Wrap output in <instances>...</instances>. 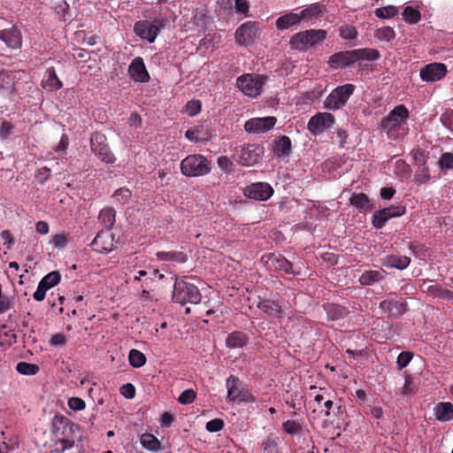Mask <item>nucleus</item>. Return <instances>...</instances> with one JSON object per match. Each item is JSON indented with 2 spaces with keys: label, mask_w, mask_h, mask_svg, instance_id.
<instances>
[{
  "label": "nucleus",
  "mask_w": 453,
  "mask_h": 453,
  "mask_svg": "<svg viewBox=\"0 0 453 453\" xmlns=\"http://www.w3.org/2000/svg\"><path fill=\"white\" fill-rule=\"evenodd\" d=\"M140 442L143 448L152 452L164 449L160 441L150 433L142 434L140 438Z\"/></svg>",
  "instance_id": "34"
},
{
  "label": "nucleus",
  "mask_w": 453,
  "mask_h": 453,
  "mask_svg": "<svg viewBox=\"0 0 453 453\" xmlns=\"http://www.w3.org/2000/svg\"><path fill=\"white\" fill-rule=\"evenodd\" d=\"M196 398V392L189 388L184 390L178 397V402L181 404L192 403Z\"/></svg>",
  "instance_id": "49"
},
{
  "label": "nucleus",
  "mask_w": 453,
  "mask_h": 453,
  "mask_svg": "<svg viewBox=\"0 0 453 453\" xmlns=\"http://www.w3.org/2000/svg\"><path fill=\"white\" fill-rule=\"evenodd\" d=\"M273 194V189L266 182H257L247 186L244 189L245 196L258 201H266Z\"/></svg>",
  "instance_id": "19"
},
{
  "label": "nucleus",
  "mask_w": 453,
  "mask_h": 453,
  "mask_svg": "<svg viewBox=\"0 0 453 453\" xmlns=\"http://www.w3.org/2000/svg\"><path fill=\"white\" fill-rule=\"evenodd\" d=\"M257 307L270 317H282V307L279 301L262 299L258 302Z\"/></svg>",
  "instance_id": "25"
},
{
  "label": "nucleus",
  "mask_w": 453,
  "mask_h": 453,
  "mask_svg": "<svg viewBox=\"0 0 453 453\" xmlns=\"http://www.w3.org/2000/svg\"><path fill=\"white\" fill-rule=\"evenodd\" d=\"M90 148L92 152L103 162L106 164H112L116 158L111 153L107 143L105 134L100 132H95L90 137Z\"/></svg>",
  "instance_id": "8"
},
{
  "label": "nucleus",
  "mask_w": 453,
  "mask_h": 453,
  "mask_svg": "<svg viewBox=\"0 0 453 453\" xmlns=\"http://www.w3.org/2000/svg\"><path fill=\"white\" fill-rule=\"evenodd\" d=\"M92 250L98 253H108L114 249L113 234L109 231H101L90 244Z\"/></svg>",
  "instance_id": "20"
},
{
  "label": "nucleus",
  "mask_w": 453,
  "mask_h": 453,
  "mask_svg": "<svg viewBox=\"0 0 453 453\" xmlns=\"http://www.w3.org/2000/svg\"><path fill=\"white\" fill-rule=\"evenodd\" d=\"M327 63L331 69H343L355 64L353 50L334 53Z\"/></svg>",
  "instance_id": "21"
},
{
  "label": "nucleus",
  "mask_w": 453,
  "mask_h": 453,
  "mask_svg": "<svg viewBox=\"0 0 453 453\" xmlns=\"http://www.w3.org/2000/svg\"><path fill=\"white\" fill-rule=\"evenodd\" d=\"M302 21L300 19L299 14L295 12H288L276 19L275 25L279 30L288 29L293 26H296L300 24Z\"/></svg>",
  "instance_id": "31"
},
{
  "label": "nucleus",
  "mask_w": 453,
  "mask_h": 453,
  "mask_svg": "<svg viewBox=\"0 0 453 453\" xmlns=\"http://www.w3.org/2000/svg\"><path fill=\"white\" fill-rule=\"evenodd\" d=\"M283 430L291 435L298 434L302 430V426L295 420H287L282 424Z\"/></svg>",
  "instance_id": "48"
},
{
  "label": "nucleus",
  "mask_w": 453,
  "mask_h": 453,
  "mask_svg": "<svg viewBox=\"0 0 453 453\" xmlns=\"http://www.w3.org/2000/svg\"><path fill=\"white\" fill-rule=\"evenodd\" d=\"M375 16L380 19H389L398 14V10L394 5H388L381 8H377L374 11Z\"/></svg>",
  "instance_id": "44"
},
{
  "label": "nucleus",
  "mask_w": 453,
  "mask_h": 453,
  "mask_svg": "<svg viewBox=\"0 0 453 453\" xmlns=\"http://www.w3.org/2000/svg\"><path fill=\"white\" fill-rule=\"evenodd\" d=\"M202 298L198 288L191 283L186 282L183 280L177 279L174 282L173 291V300L179 303H200Z\"/></svg>",
  "instance_id": "5"
},
{
  "label": "nucleus",
  "mask_w": 453,
  "mask_h": 453,
  "mask_svg": "<svg viewBox=\"0 0 453 453\" xmlns=\"http://www.w3.org/2000/svg\"><path fill=\"white\" fill-rule=\"evenodd\" d=\"M218 165L224 172L228 173L232 170L233 163L232 161L226 156H221L217 160Z\"/></svg>",
  "instance_id": "63"
},
{
  "label": "nucleus",
  "mask_w": 453,
  "mask_h": 453,
  "mask_svg": "<svg viewBox=\"0 0 453 453\" xmlns=\"http://www.w3.org/2000/svg\"><path fill=\"white\" fill-rule=\"evenodd\" d=\"M128 73L135 81L147 82L150 80L149 73L147 72L144 61L141 57H137L133 59L128 67Z\"/></svg>",
  "instance_id": "23"
},
{
  "label": "nucleus",
  "mask_w": 453,
  "mask_h": 453,
  "mask_svg": "<svg viewBox=\"0 0 453 453\" xmlns=\"http://www.w3.org/2000/svg\"><path fill=\"white\" fill-rule=\"evenodd\" d=\"M413 357V354L410 351H403L401 352L396 360V364L399 369H403L406 367Z\"/></svg>",
  "instance_id": "54"
},
{
  "label": "nucleus",
  "mask_w": 453,
  "mask_h": 453,
  "mask_svg": "<svg viewBox=\"0 0 453 453\" xmlns=\"http://www.w3.org/2000/svg\"><path fill=\"white\" fill-rule=\"evenodd\" d=\"M431 179L430 171L427 165L419 166L414 175L415 182L421 185L427 183Z\"/></svg>",
  "instance_id": "45"
},
{
  "label": "nucleus",
  "mask_w": 453,
  "mask_h": 453,
  "mask_svg": "<svg viewBox=\"0 0 453 453\" xmlns=\"http://www.w3.org/2000/svg\"><path fill=\"white\" fill-rule=\"evenodd\" d=\"M267 264L269 266L274 268L277 271H282L287 274L291 275H300L301 274V267H295L293 263L288 260L285 257L281 255L270 254L268 256Z\"/></svg>",
  "instance_id": "18"
},
{
  "label": "nucleus",
  "mask_w": 453,
  "mask_h": 453,
  "mask_svg": "<svg viewBox=\"0 0 453 453\" xmlns=\"http://www.w3.org/2000/svg\"><path fill=\"white\" fill-rule=\"evenodd\" d=\"M441 169L453 168V154L449 152L443 153L439 161Z\"/></svg>",
  "instance_id": "57"
},
{
  "label": "nucleus",
  "mask_w": 453,
  "mask_h": 453,
  "mask_svg": "<svg viewBox=\"0 0 453 453\" xmlns=\"http://www.w3.org/2000/svg\"><path fill=\"white\" fill-rule=\"evenodd\" d=\"M403 19L410 24H416L420 20V12L412 6H407L403 12Z\"/></svg>",
  "instance_id": "43"
},
{
  "label": "nucleus",
  "mask_w": 453,
  "mask_h": 453,
  "mask_svg": "<svg viewBox=\"0 0 453 453\" xmlns=\"http://www.w3.org/2000/svg\"><path fill=\"white\" fill-rule=\"evenodd\" d=\"M377 36L381 40L390 42L395 37L394 29L390 27H385L377 30Z\"/></svg>",
  "instance_id": "50"
},
{
  "label": "nucleus",
  "mask_w": 453,
  "mask_h": 453,
  "mask_svg": "<svg viewBox=\"0 0 453 453\" xmlns=\"http://www.w3.org/2000/svg\"><path fill=\"white\" fill-rule=\"evenodd\" d=\"M128 360L131 366L140 368L146 364L145 355L138 349H131L128 354Z\"/></svg>",
  "instance_id": "40"
},
{
  "label": "nucleus",
  "mask_w": 453,
  "mask_h": 453,
  "mask_svg": "<svg viewBox=\"0 0 453 453\" xmlns=\"http://www.w3.org/2000/svg\"><path fill=\"white\" fill-rule=\"evenodd\" d=\"M68 406L71 410L79 411L85 409L86 403L84 400L80 397H71L68 400Z\"/></svg>",
  "instance_id": "56"
},
{
  "label": "nucleus",
  "mask_w": 453,
  "mask_h": 453,
  "mask_svg": "<svg viewBox=\"0 0 453 453\" xmlns=\"http://www.w3.org/2000/svg\"><path fill=\"white\" fill-rule=\"evenodd\" d=\"M335 123V118L329 112H318L312 116L307 124V129L313 135L323 134Z\"/></svg>",
  "instance_id": "10"
},
{
  "label": "nucleus",
  "mask_w": 453,
  "mask_h": 453,
  "mask_svg": "<svg viewBox=\"0 0 453 453\" xmlns=\"http://www.w3.org/2000/svg\"><path fill=\"white\" fill-rule=\"evenodd\" d=\"M156 257L161 261H171L183 264L187 262L188 256L182 251H158L156 253Z\"/></svg>",
  "instance_id": "36"
},
{
  "label": "nucleus",
  "mask_w": 453,
  "mask_h": 453,
  "mask_svg": "<svg viewBox=\"0 0 453 453\" xmlns=\"http://www.w3.org/2000/svg\"><path fill=\"white\" fill-rule=\"evenodd\" d=\"M186 109L189 116H195L201 111V103L197 100L188 101L186 104Z\"/></svg>",
  "instance_id": "58"
},
{
  "label": "nucleus",
  "mask_w": 453,
  "mask_h": 453,
  "mask_svg": "<svg viewBox=\"0 0 453 453\" xmlns=\"http://www.w3.org/2000/svg\"><path fill=\"white\" fill-rule=\"evenodd\" d=\"M267 81L264 74L245 73L236 80L237 88L250 97H257L262 92V87Z\"/></svg>",
  "instance_id": "6"
},
{
  "label": "nucleus",
  "mask_w": 453,
  "mask_h": 453,
  "mask_svg": "<svg viewBox=\"0 0 453 453\" xmlns=\"http://www.w3.org/2000/svg\"><path fill=\"white\" fill-rule=\"evenodd\" d=\"M234 8L236 12L244 14L245 16L249 15L250 4L247 0H235Z\"/></svg>",
  "instance_id": "62"
},
{
  "label": "nucleus",
  "mask_w": 453,
  "mask_h": 453,
  "mask_svg": "<svg viewBox=\"0 0 453 453\" xmlns=\"http://www.w3.org/2000/svg\"><path fill=\"white\" fill-rule=\"evenodd\" d=\"M405 212L406 208L403 205H392L379 210L372 216V225L376 229H381L390 219L400 217Z\"/></svg>",
  "instance_id": "12"
},
{
  "label": "nucleus",
  "mask_w": 453,
  "mask_h": 453,
  "mask_svg": "<svg viewBox=\"0 0 453 453\" xmlns=\"http://www.w3.org/2000/svg\"><path fill=\"white\" fill-rule=\"evenodd\" d=\"M51 433L57 439L56 451L59 453L72 449L81 437L80 426L59 414H56L51 420Z\"/></svg>",
  "instance_id": "1"
},
{
  "label": "nucleus",
  "mask_w": 453,
  "mask_h": 453,
  "mask_svg": "<svg viewBox=\"0 0 453 453\" xmlns=\"http://www.w3.org/2000/svg\"><path fill=\"white\" fill-rule=\"evenodd\" d=\"M380 308L388 317L400 318L408 311V306L404 299L388 298L380 303Z\"/></svg>",
  "instance_id": "17"
},
{
  "label": "nucleus",
  "mask_w": 453,
  "mask_h": 453,
  "mask_svg": "<svg viewBox=\"0 0 453 453\" xmlns=\"http://www.w3.org/2000/svg\"><path fill=\"white\" fill-rule=\"evenodd\" d=\"M325 6L319 3H314L302 10L298 14L301 21H308L312 18L320 16L324 12Z\"/></svg>",
  "instance_id": "33"
},
{
  "label": "nucleus",
  "mask_w": 453,
  "mask_h": 453,
  "mask_svg": "<svg viewBox=\"0 0 453 453\" xmlns=\"http://www.w3.org/2000/svg\"><path fill=\"white\" fill-rule=\"evenodd\" d=\"M291 148L292 144L290 138L288 136L282 135L275 142L273 152L277 157H286L290 154Z\"/></svg>",
  "instance_id": "38"
},
{
  "label": "nucleus",
  "mask_w": 453,
  "mask_h": 453,
  "mask_svg": "<svg viewBox=\"0 0 453 453\" xmlns=\"http://www.w3.org/2000/svg\"><path fill=\"white\" fill-rule=\"evenodd\" d=\"M442 125L449 130L453 131V110H447L440 118Z\"/></svg>",
  "instance_id": "55"
},
{
  "label": "nucleus",
  "mask_w": 453,
  "mask_h": 453,
  "mask_svg": "<svg viewBox=\"0 0 453 453\" xmlns=\"http://www.w3.org/2000/svg\"><path fill=\"white\" fill-rule=\"evenodd\" d=\"M324 309L327 319L333 321L342 319L349 314L346 307L336 303H326Z\"/></svg>",
  "instance_id": "30"
},
{
  "label": "nucleus",
  "mask_w": 453,
  "mask_h": 453,
  "mask_svg": "<svg viewBox=\"0 0 453 453\" xmlns=\"http://www.w3.org/2000/svg\"><path fill=\"white\" fill-rule=\"evenodd\" d=\"M162 23L158 20L153 22L143 19L136 21L134 25V32L141 39L148 41L149 42H154L157 37Z\"/></svg>",
  "instance_id": "11"
},
{
  "label": "nucleus",
  "mask_w": 453,
  "mask_h": 453,
  "mask_svg": "<svg viewBox=\"0 0 453 453\" xmlns=\"http://www.w3.org/2000/svg\"><path fill=\"white\" fill-rule=\"evenodd\" d=\"M239 378L230 375L226 381L227 389V399L232 402L254 403L255 396L246 388L239 387Z\"/></svg>",
  "instance_id": "9"
},
{
  "label": "nucleus",
  "mask_w": 453,
  "mask_h": 453,
  "mask_svg": "<svg viewBox=\"0 0 453 453\" xmlns=\"http://www.w3.org/2000/svg\"><path fill=\"white\" fill-rule=\"evenodd\" d=\"M44 88L49 90H58L62 88L63 84L58 79L54 67H49L46 71V77L42 81Z\"/></svg>",
  "instance_id": "32"
},
{
  "label": "nucleus",
  "mask_w": 453,
  "mask_h": 453,
  "mask_svg": "<svg viewBox=\"0 0 453 453\" xmlns=\"http://www.w3.org/2000/svg\"><path fill=\"white\" fill-rule=\"evenodd\" d=\"M257 37V27L254 21L242 24L235 31V41L238 45L247 46Z\"/></svg>",
  "instance_id": "14"
},
{
  "label": "nucleus",
  "mask_w": 453,
  "mask_h": 453,
  "mask_svg": "<svg viewBox=\"0 0 453 453\" xmlns=\"http://www.w3.org/2000/svg\"><path fill=\"white\" fill-rule=\"evenodd\" d=\"M0 40L12 49H19L22 45L21 33L15 27L0 30Z\"/></svg>",
  "instance_id": "24"
},
{
  "label": "nucleus",
  "mask_w": 453,
  "mask_h": 453,
  "mask_svg": "<svg viewBox=\"0 0 453 453\" xmlns=\"http://www.w3.org/2000/svg\"><path fill=\"white\" fill-rule=\"evenodd\" d=\"M50 176V169L48 168L47 166L39 168L35 173V179L41 184H43L46 180H48Z\"/></svg>",
  "instance_id": "60"
},
{
  "label": "nucleus",
  "mask_w": 453,
  "mask_h": 453,
  "mask_svg": "<svg viewBox=\"0 0 453 453\" xmlns=\"http://www.w3.org/2000/svg\"><path fill=\"white\" fill-rule=\"evenodd\" d=\"M225 426L221 418H213L206 423L205 428L210 433H217L223 429Z\"/></svg>",
  "instance_id": "51"
},
{
  "label": "nucleus",
  "mask_w": 453,
  "mask_h": 453,
  "mask_svg": "<svg viewBox=\"0 0 453 453\" xmlns=\"http://www.w3.org/2000/svg\"><path fill=\"white\" fill-rule=\"evenodd\" d=\"M357 32L355 27L345 25L340 27V36L343 39L351 40L357 37Z\"/></svg>",
  "instance_id": "52"
},
{
  "label": "nucleus",
  "mask_w": 453,
  "mask_h": 453,
  "mask_svg": "<svg viewBox=\"0 0 453 453\" xmlns=\"http://www.w3.org/2000/svg\"><path fill=\"white\" fill-rule=\"evenodd\" d=\"M61 280V275L59 272L53 271L48 274H46L41 280L40 284H42L47 290L55 287L59 283Z\"/></svg>",
  "instance_id": "41"
},
{
  "label": "nucleus",
  "mask_w": 453,
  "mask_h": 453,
  "mask_svg": "<svg viewBox=\"0 0 453 453\" xmlns=\"http://www.w3.org/2000/svg\"><path fill=\"white\" fill-rule=\"evenodd\" d=\"M355 86L348 83L338 86L331 91L324 101V108L331 111H336L342 108L351 95H353Z\"/></svg>",
  "instance_id": "7"
},
{
  "label": "nucleus",
  "mask_w": 453,
  "mask_h": 453,
  "mask_svg": "<svg viewBox=\"0 0 453 453\" xmlns=\"http://www.w3.org/2000/svg\"><path fill=\"white\" fill-rule=\"evenodd\" d=\"M249 335L242 331H234L226 339V347L228 349H238L245 347L249 342Z\"/></svg>",
  "instance_id": "27"
},
{
  "label": "nucleus",
  "mask_w": 453,
  "mask_h": 453,
  "mask_svg": "<svg viewBox=\"0 0 453 453\" xmlns=\"http://www.w3.org/2000/svg\"><path fill=\"white\" fill-rule=\"evenodd\" d=\"M447 66L442 63L434 62L421 68L419 75L422 81L434 82L441 81L447 74Z\"/></svg>",
  "instance_id": "15"
},
{
  "label": "nucleus",
  "mask_w": 453,
  "mask_h": 453,
  "mask_svg": "<svg viewBox=\"0 0 453 453\" xmlns=\"http://www.w3.org/2000/svg\"><path fill=\"white\" fill-rule=\"evenodd\" d=\"M380 265L386 268L404 270L411 264V257L404 255L390 254L380 258Z\"/></svg>",
  "instance_id": "22"
},
{
  "label": "nucleus",
  "mask_w": 453,
  "mask_h": 453,
  "mask_svg": "<svg viewBox=\"0 0 453 453\" xmlns=\"http://www.w3.org/2000/svg\"><path fill=\"white\" fill-rule=\"evenodd\" d=\"M40 368L35 364L19 362L16 365V371L23 375H35L38 373Z\"/></svg>",
  "instance_id": "42"
},
{
  "label": "nucleus",
  "mask_w": 453,
  "mask_h": 453,
  "mask_svg": "<svg viewBox=\"0 0 453 453\" xmlns=\"http://www.w3.org/2000/svg\"><path fill=\"white\" fill-rule=\"evenodd\" d=\"M277 119L273 116L252 118L246 121L244 129L248 133L259 134L271 130L276 124Z\"/></svg>",
  "instance_id": "16"
},
{
  "label": "nucleus",
  "mask_w": 453,
  "mask_h": 453,
  "mask_svg": "<svg viewBox=\"0 0 453 453\" xmlns=\"http://www.w3.org/2000/svg\"><path fill=\"white\" fill-rule=\"evenodd\" d=\"M410 165L402 159H399L395 164V174L399 178H404L410 173Z\"/></svg>",
  "instance_id": "46"
},
{
  "label": "nucleus",
  "mask_w": 453,
  "mask_h": 453,
  "mask_svg": "<svg viewBox=\"0 0 453 453\" xmlns=\"http://www.w3.org/2000/svg\"><path fill=\"white\" fill-rule=\"evenodd\" d=\"M262 449L264 453H282L276 441L272 438H267L262 442Z\"/></svg>",
  "instance_id": "47"
},
{
  "label": "nucleus",
  "mask_w": 453,
  "mask_h": 453,
  "mask_svg": "<svg viewBox=\"0 0 453 453\" xmlns=\"http://www.w3.org/2000/svg\"><path fill=\"white\" fill-rule=\"evenodd\" d=\"M385 274L383 269L365 271L360 275L358 282L363 286H371L384 280Z\"/></svg>",
  "instance_id": "28"
},
{
  "label": "nucleus",
  "mask_w": 453,
  "mask_h": 453,
  "mask_svg": "<svg viewBox=\"0 0 453 453\" xmlns=\"http://www.w3.org/2000/svg\"><path fill=\"white\" fill-rule=\"evenodd\" d=\"M434 415L440 422H449L453 419V403L440 402L434 408Z\"/></svg>",
  "instance_id": "26"
},
{
  "label": "nucleus",
  "mask_w": 453,
  "mask_h": 453,
  "mask_svg": "<svg viewBox=\"0 0 453 453\" xmlns=\"http://www.w3.org/2000/svg\"><path fill=\"white\" fill-rule=\"evenodd\" d=\"M180 171L187 177L203 176L211 172V163L203 155H188L181 161Z\"/></svg>",
  "instance_id": "4"
},
{
  "label": "nucleus",
  "mask_w": 453,
  "mask_h": 453,
  "mask_svg": "<svg viewBox=\"0 0 453 453\" xmlns=\"http://www.w3.org/2000/svg\"><path fill=\"white\" fill-rule=\"evenodd\" d=\"M427 157V153L420 150L415 151L413 155L415 165H417L418 167L426 165Z\"/></svg>",
  "instance_id": "61"
},
{
  "label": "nucleus",
  "mask_w": 453,
  "mask_h": 453,
  "mask_svg": "<svg viewBox=\"0 0 453 453\" xmlns=\"http://www.w3.org/2000/svg\"><path fill=\"white\" fill-rule=\"evenodd\" d=\"M131 191L126 188H120L117 189L113 195L119 202L126 203L131 197Z\"/></svg>",
  "instance_id": "59"
},
{
  "label": "nucleus",
  "mask_w": 453,
  "mask_h": 453,
  "mask_svg": "<svg viewBox=\"0 0 453 453\" xmlns=\"http://www.w3.org/2000/svg\"><path fill=\"white\" fill-rule=\"evenodd\" d=\"M263 154V146L256 143L246 144L238 152L239 162L242 165H253L260 160Z\"/></svg>",
  "instance_id": "13"
},
{
  "label": "nucleus",
  "mask_w": 453,
  "mask_h": 453,
  "mask_svg": "<svg viewBox=\"0 0 453 453\" xmlns=\"http://www.w3.org/2000/svg\"><path fill=\"white\" fill-rule=\"evenodd\" d=\"M329 395V393L325 392L324 394H316L314 395V401L319 408V414L326 418L330 416L331 410L334 404Z\"/></svg>",
  "instance_id": "29"
},
{
  "label": "nucleus",
  "mask_w": 453,
  "mask_h": 453,
  "mask_svg": "<svg viewBox=\"0 0 453 453\" xmlns=\"http://www.w3.org/2000/svg\"><path fill=\"white\" fill-rule=\"evenodd\" d=\"M120 391L121 394L127 399H133L135 396V388L131 383L123 385Z\"/></svg>",
  "instance_id": "64"
},
{
  "label": "nucleus",
  "mask_w": 453,
  "mask_h": 453,
  "mask_svg": "<svg viewBox=\"0 0 453 453\" xmlns=\"http://www.w3.org/2000/svg\"><path fill=\"white\" fill-rule=\"evenodd\" d=\"M116 212L114 209L106 207L101 210L98 219L104 226V227L110 231V229L115 224Z\"/></svg>",
  "instance_id": "39"
},
{
  "label": "nucleus",
  "mask_w": 453,
  "mask_h": 453,
  "mask_svg": "<svg viewBox=\"0 0 453 453\" xmlns=\"http://www.w3.org/2000/svg\"><path fill=\"white\" fill-rule=\"evenodd\" d=\"M327 38V32L324 29H308L293 35L289 40L292 50L304 51L315 49L321 45Z\"/></svg>",
  "instance_id": "2"
},
{
  "label": "nucleus",
  "mask_w": 453,
  "mask_h": 453,
  "mask_svg": "<svg viewBox=\"0 0 453 453\" xmlns=\"http://www.w3.org/2000/svg\"><path fill=\"white\" fill-rule=\"evenodd\" d=\"M14 306L13 297L0 295V314H3Z\"/></svg>",
  "instance_id": "53"
},
{
  "label": "nucleus",
  "mask_w": 453,
  "mask_h": 453,
  "mask_svg": "<svg viewBox=\"0 0 453 453\" xmlns=\"http://www.w3.org/2000/svg\"><path fill=\"white\" fill-rule=\"evenodd\" d=\"M355 63L357 61L367 60L374 61L380 58V53L376 49L363 48L353 50Z\"/></svg>",
  "instance_id": "35"
},
{
  "label": "nucleus",
  "mask_w": 453,
  "mask_h": 453,
  "mask_svg": "<svg viewBox=\"0 0 453 453\" xmlns=\"http://www.w3.org/2000/svg\"><path fill=\"white\" fill-rule=\"evenodd\" d=\"M349 203L359 211H366L370 210L372 205L368 196L365 193H353L349 198Z\"/></svg>",
  "instance_id": "37"
},
{
  "label": "nucleus",
  "mask_w": 453,
  "mask_h": 453,
  "mask_svg": "<svg viewBox=\"0 0 453 453\" xmlns=\"http://www.w3.org/2000/svg\"><path fill=\"white\" fill-rule=\"evenodd\" d=\"M409 116L408 109L403 104H399L382 120L381 128L387 132L388 138L397 139L399 132L404 131V126ZM403 134L404 132L402 133V134Z\"/></svg>",
  "instance_id": "3"
}]
</instances>
